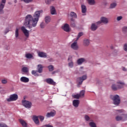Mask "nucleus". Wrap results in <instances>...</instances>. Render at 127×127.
Listing matches in <instances>:
<instances>
[{"label":"nucleus","instance_id":"nucleus-1","mask_svg":"<svg viewBox=\"0 0 127 127\" xmlns=\"http://www.w3.org/2000/svg\"><path fill=\"white\" fill-rule=\"evenodd\" d=\"M42 12H43V10H40L35 11L33 16L30 14H28L25 17L24 25L30 29L33 27H36L39 17H40V14Z\"/></svg>","mask_w":127,"mask_h":127},{"label":"nucleus","instance_id":"nucleus-2","mask_svg":"<svg viewBox=\"0 0 127 127\" xmlns=\"http://www.w3.org/2000/svg\"><path fill=\"white\" fill-rule=\"evenodd\" d=\"M118 85L113 84L112 85V89L114 91H117L119 89H121L124 88V85H125V83L120 81L117 82Z\"/></svg>","mask_w":127,"mask_h":127},{"label":"nucleus","instance_id":"nucleus-3","mask_svg":"<svg viewBox=\"0 0 127 127\" xmlns=\"http://www.w3.org/2000/svg\"><path fill=\"white\" fill-rule=\"evenodd\" d=\"M38 119H39L41 122H43V121H44V116H42L41 115L38 116H33V121H34L35 124H36V125H37L38 126H39V120H38Z\"/></svg>","mask_w":127,"mask_h":127},{"label":"nucleus","instance_id":"nucleus-4","mask_svg":"<svg viewBox=\"0 0 127 127\" xmlns=\"http://www.w3.org/2000/svg\"><path fill=\"white\" fill-rule=\"evenodd\" d=\"M22 105L25 107V108H26V109H30L31 108V106L32 105V104L31 102L26 101L25 100L22 101Z\"/></svg>","mask_w":127,"mask_h":127},{"label":"nucleus","instance_id":"nucleus-5","mask_svg":"<svg viewBox=\"0 0 127 127\" xmlns=\"http://www.w3.org/2000/svg\"><path fill=\"white\" fill-rule=\"evenodd\" d=\"M87 74L83 75V76L77 78V81L78 83V85H82L83 81H85V80H87Z\"/></svg>","mask_w":127,"mask_h":127},{"label":"nucleus","instance_id":"nucleus-6","mask_svg":"<svg viewBox=\"0 0 127 127\" xmlns=\"http://www.w3.org/2000/svg\"><path fill=\"white\" fill-rule=\"evenodd\" d=\"M5 2H6V0H1L0 3V14L3 13V8H4V5H5Z\"/></svg>","mask_w":127,"mask_h":127},{"label":"nucleus","instance_id":"nucleus-7","mask_svg":"<svg viewBox=\"0 0 127 127\" xmlns=\"http://www.w3.org/2000/svg\"><path fill=\"white\" fill-rule=\"evenodd\" d=\"M18 99V96L17 94L11 95L9 98L7 99V102H12L13 101H16Z\"/></svg>","mask_w":127,"mask_h":127},{"label":"nucleus","instance_id":"nucleus-8","mask_svg":"<svg viewBox=\"0 0 127 127\" xmlns=\"http://www.w3.org/2000/svg\"><path fill=\"white\" fill-rule=\"evenodd\" d=\"M113 102L114 104L115 105H119L120 103H121V99H120V96L119 95H115L113 98Z\"/></svg>","mask_w":127,"mask_h":127},{"label":"nucleus","instance_id":"nucleus-9","mask_svg":"<svg viewBox=\"0 0 127 127\" xmlns=\"http://www.w3.org/2000/svg\"><path fill=\"white\" fill-rule=\"evenodd\" d=\"M21 29L26 38H28V37H29V31L27 30L24 26H22Z\"/></svg>","mask_w":127,"mask_h":127},{"label":"nucleus","instance_id":"nucleus-10","mask_svg":"<svg viewBox=\"0 0 127 127\" xmlns=\"http://www.w3.org/2000/svg\"><path fill=\"white\" fill-rule=\"evenodd\" d=\"M104 23L105 24H107L109 22L108 19L105 17H102L100 19V21H99L96 22V24H101V23Z\"/></svg>","mask_w":127,"mask_h":127},{"label":"nucleus","instance_id":"nucleus-11","mask_svg":"<svg viewBox=\"0 0 127 127\" xmlns=\"http://www.w3.org/2000/svg\"><path fill=\"white\" fill-rule=\"evenodd\" d=\"M98 25H100V24H97V22L92 23L90 27L91 30L92 31H96L98 29V27H99Z\"/></svg>","mask_w":127,"mask_h":127},{"label":"nucleus","instance_id":"nucleus-12","mask_svg":"<svg viewBox=\"0 0 127 127\" xmlns=\"http://www.w3.org/2000/svg\"><path fill=\"white\" fill-rule=\"evenodd\" d=\"M62 29L66 32H70L71 31V28L68 24H65L63 27Z\"/></svg>","mask_w":127,"mask_h":127},{"label":"nucleus","instance_id":"nucleus-13","mask_svg":"<svg viewBox=\"0 0 127 127\" xmlns=\"http://www.w3.org/2000/svg\"><path fill=\"white\" fill-rule=\"evenodd\" d=\"M71 48L72 49H73V50H78L79 49V47L78 46V44H77V40H76V41L73 42L71 45Z\"/></svg>","mask_w":127,"mask_h":127},{"label":"nucleus","instance_id":"nucleus-14","mask_svg":"<svg viewBox=\"0 0 127 127\" xmlns=\"http://www.w3.org/2000/svg\"><path fill=\"white\" fill-rule=\"evenodd\" d=\"M38 56L41 58H46L47 57V54L43 52H38Z\"/></svg>","mask_w":127,"mask_h":127},{"label":"nucleus","instance_id":"nucleus-15","mask_svg":"<svg viewBox=\"0 0 127 127\" xmlns=\"http://www.w3.org/2000/svg\"><path fill=\"white\" fill-rule=\"evenodd\" d=\"M68 61H70L68 64V67H70V68H73L74 66V63H73V61H72V57L69 56L68 58Z\"/></svg>","mask_w":127,"mask_h":127},{"label":"nucleus","instance_id":"nucleus-16","mask_svg":"<svg viewBox=\"0 0 127 127\" xmlns=\"http://www.w3.org/2000/svg\"><path fill=\"white\" fill-rule=\"evenodd\" d=\"M50 11L51 14L53 15L54 14H57V12H56V9H55V7L54 6H50Z\"/></svg>","mask_w":127,"mask_h":127},{"label":"nucleus","instance_id":"nucleus-17","mask_svg":"<svg viewBox=\"0 0 127 127\" xmlns=\"http://www.w3.org/2000/svg\"><path fill=\"white\" fill-rule=\"evenodd\" d=\"M56 115V112L55 111H53L50 113H48L47 114L46 117L47 118H51V117H54Z\"/></svg>","mask_w":127,"mask_h":127},{"label":"nucleus","instance_id":"nucleus-18","mask_svg":"<svg viewBox=\"0 0 127 127\" xmlns=\"http://www.w3.org/2000/svg\"><path fill=\"white\" fill-rule=\"evenodd\" d=\"M20 81L23 83H28L29 82V78L26 77L22 76L20 78Z\"/></svg>","mask_w":127,"mask_h":127},{"label":"nucleus","instance_id":"nucleus-19","mask_svg":"<svg viewBox=\"0 0 127 127\" xmlns=\"http://www.w3.org/2000/svg\"><path fill=\"white\" fill-rule=\"evenodd\" d=\"M73 106L75 108H78L79 107V104H80V101L78 100H74L72 102Z\"/></svg>","mask_w":127,"mask_h":127},{"label":"nucleus","instance_id":"nucleus-20","mask_svg":"<svg viewBox=\"0 0 127 127\" xmlns=\"http://www.w3.org/2000/svg\"><path fill=\"white\" fill-rule=\"evenodd\" d=\"M19 122L23 127H27V123H26V122H25V121L22 119H19Z\"/></svg>","mask_w":127,"mask_h":127},{"label":"nucleus","instance_id":"nucleus-21","mask_svg":"<svg viewBox=\"0 0 127 127\" xmlns=\"http://www.w3.org/2000/svg\"><path fill=\"white\" fill-rule=\"evenodd\" d=\"M70 25L71 27H76V22H75V19L71 18L70 19Z\"/></svg>","mask_w":127,"mask_h":127},{"label":"nucleus","instance_id":"nucleus-22","mask_svg":"<svg viewBox=\"0 0 127 127\" xmlns=\"http://www.w3.org/2000/svg\"><path fill=\"white\" fill-rule=\"evenodd\" d=\"M46 82L50 85H55L56 83L51 78H48L46 79Z\"/></svg>","mask_w":127,"mask_h":127},{"label":"nucleus","instance_id":"nucleus-23","mask_svg":"<svg viewBox=\"0 0 127 127\" xmlns=\"http://www.w3.org/2000/svg\"><path fill=\"white\" fill-rule=\"evenodd\" d=\"M84 62H86V60L84 58H80L77 60V64L78 65H81Z\"/></svg>","mask_w":127,"mask_h":127},{"label":"nucleus","instance_id":"nucleus-24","mask_svg":"<svg viewBox=\"0 0 127 127\" xmlns=\"http://www.w3.org/2000/svg\"><path fill=\"white\" fill-rule=\"evenodd\" d=\"M90 45V41L88 39H85L83 40V45L84 46H88Z\"/></svg>","mask_w":127,"mask_h":127},{"label":"nucleus","instance_id":"nucleus-25","mask_svg":"<svg viewBox=\"0 0 127 127\" xmlns=\"http://www.w3.org/2000/svg\"><path fill=\"white\" fill-rule=\"evenodd\" d=\"M18 36H19V29L18 28H16L15 31V37L16 38H18Z\"/></svg>","mask_w":127,"mask_h":127},{"label":"nucleus","instance_id":"nucleus-26","mask_svg":"<svg viewBox=\"0 0 127 127\" xmlns=\"http://www.w3.org/2000/svg\"><path fill=\"white\" fill-rule=\"evenodd\" d=\"M25 57L27 59H32L33 58V55L32 54L28 53L25 55Z\"/></svg>","mask_w":127,"mask_h":127},{"label":"nucleus","instance_id":"nucleus-27","mask_svg":"<svg viewBox=\"0 0 127 127\" xmlns=\"http://www.w3.org/2000/svg\"><path fill=\"white\" fill-rule=\"evenodd\" d=\"M43 69V66L41 64L38 65V72L39 73H42V70Z\"/></svg>","mask_w":127,"mask_h":127},{"label":"nucleus","instance_id":"nucleus-28","mask_svg":"<svg viewBox=\"0 0 127 127\" xmlns=\"http://www.w3.org/2000/svg\"><path fill=\"white\" fill-rule=\"evenodd\" d=\"M81 10L82 13H85L87 11V8L86 7V6L84 5H81Z\"/></svg>","mask_w":127,"mask_h":127},{"label":"nucleus","instance_id":"nucleus-29","mask_svg":"<svg viewBox=\"0 0 127 127\" xmlns=\"http://www.w3.org/2000/svg\"><path fill=\"white\" fill-rule=\"evenodd\" d=\"M46 23H49L51 21V18L49 16H47L45 18Z\"/></svg>","mask_w":127,"mask_h":127},{"label":"nucleus","instance_id":"nucleus-30","mask_svg":"<svg viewBox=\"0 0 127 127\" xmlns=\"http://www.w3.org/2000/svg\"><path fill=\"white\" fill-rule=\"evenodd\" d=\"M22 71L24 73H28V72H29L28 67H25V66L23 67L22 68Z\"/></svg>","mask_w":127,"mask_h":127},{"label":"nucleus","instance_id":"nucleus-31","mask_svg":"<svg viewBox=\"0 0 127 127\" xmlns=\"http://www.w3.org/2000/svg\"><path fill=\"white\" fill-rule=\"evenodd\" d=\"M87 1L89 4L90 5H94V4L96 3V1H95V0H87Z\"/></svg>","mask_w":127,"mask_h":127},{"label":"nucleus","instance_id":"nucleus-32","mask_svg":"<svg viewBox=\"0 0 127 127\" xmlns=\"http://www.w3.org/2000/svg\"><path fill=\"white\" fill-rule=\"evenodd\" d=\"M116 120L117 121H123V116H122V114L121 116H117L116 117Z\"/></svg>","mask_w":127,"mask_h":127},{"label":"nucleus","instance_id":"nucleus-33","mask_svg":"<svg viewBox=\"0 0 127 127\" xmlns=\"http://www.w3.org/2000/svg\"><path fill=\"white\" fill-rule=\"evenodd\" d=\"M89 127H97L96 123L94 122H91L89 123Z\"/></svg>","mask_w":127,"mask_h":127},{"label":"nucleus","instance_id":"nucleus-34","mask_svg":"<svg viewBox=\"0 0 127 127\" xmlns=\"http://www.w3.org/2000/svg\"><path fill=\"white\" fill-rule=\"evenodd\" d=\"M127 120V114H122V121H126Z\"/></svg>","mask_w":127,"mask_h":127},{"label":"nucleus","instance_id":"nucleus-35","mask_svg":"<svg viewBox=\"0 0 127 127\" xmlns=\"http://www.w3.org/2000/svg\"><path fill=\"white\" fill-rule=\"evenodd\" d=\"M79 96L80 98H83L85 95V90H82L80 91V93L79 94Z\"/></svg>","mask_w":127,"mask_h":127},{"label":"nucleus","instance_id":"nucleus-36","mask_svg":"<svg viewBox=\"0 0 127 127\" xmlns=\"http://www.w3.org/2000/svg\"><path fill=\"white\" fill-rule=\"evenodd\" d=\"M118 4L117 3V2L116 1H114L112 2V8H115L117 6Z\"/></svg>","mask_w":127,"mask_h":127},{"label":"nucleus","instance_id":"nucleus-37","mask_svg":"<svg viewBox=\"0 0 127 127\" xmlns=\"http://www.w3.org/2000/svg\"><path fill=\"white\" fill-rule=\"evenodd\" d=\"M70 16L71 17H73L74 18H77V14H76V13H75L74 12H71Z\"/></svg>","mask_w":127,"mask_h":127},{"label":"nucleus","instance_id":"nucleus-38","mask_svg":"<svg viewBox=\"0 0 127 127\" xmlns=\"http://www.w3.org/2000/svg\"><path fill=\"white\" fill-rule=\"evenodd\" d=\"M84 35V33L83 32H80L78 33V36L76 38V41L80 38L81 36H83Z\"/></svg>","mask_w":127,"mask_h":127},{"label":"nucleus","instance_id":"nucleus-39","mask_svg":"<svg viewBox=\"0 0 127 127\" xmlns=\"http://www.w3.org/2000/svg\"><path fill=\"white\" fill-rule=\"evenodd\" d=\"M122 31L123 33L126 34L127 33V26H124L123 27Z\"/></svg>","mask_w":127,"mask_h":127},{"label":"nucleus","instance_id":"nucleus-40","mask_svg":"<svg viewBox=\"0 0 127 127\" xmlns=\"http://www.w3.org/2000/svg\"><path fill=\"white\" fill-rule=\"evenodd\" d=\"M21 1H24L25 3H29L30 2H32L33 0H21Z\"/></svg>","mask_w":127,"mask_h":127},{"label":"nucleus","instance_id":"nucleus-41","mask_svg":"<svg viewBox=\"0 0 127 127\" xmlns=\"http://www.w3.org/2000/svg\"><path fill=\"white\" fill-rule=\"evenodd\" d=\"M72 96L74 99H79V98H81L79 94H74Z\"/></svg>","mask_w":127,"mask_h":127},{"label":"nucleus","instance_id":"nucleus-42","mask_svg":"<svg viewBox=\"0 0 127 127\" xmlns=\"http://www.w3.org/2000/svg\"><path fill=\"white\" fill-rule=\"evenodd\" d=\"M48 67L49 71H53V70H54V66L52 65H49Z\"/></svg>","mask_w":127,"mask_h":127},{"label":"nucleus","instance_id":"nucleus-43","mask_svg":"<svg viewBox=\"0 0 127 127\" xmlns=\"http://www.w3.org/2000/svg\"><path fill=\"white\" fill-rule=\"evenodd\" d=\"M32 74L34 76H38V73H37V71H36V70H32Z\"/></svg>","mask_w":127,"mask_h":127},{"label":"nucleus","instance_id":"nucleus-44","mask_svg":"<svg viewBox=\"0 0 127 127\" xmlns=\"http://www.w3.org/2000/svg\"><path fill=\"white\" fill-rule=\"evenodd\" d=\"M46 4H50L51 3V0H45Z\"/></svg>","mask_w":127,"mask_h":127},{"label":"nucleus","instance_id":"nucleus-45","mask_svg":"<svg viewBox=\"0 0 127 127\" xmlns=\"http://www.w3.org/2000/svg\"><path fill=\"white\" fill-rule=\"evenodd\" d=\"M40 27L41 28H44V27H45V23H44V22H42L40 24Z\"/></svg>","mask_w":127,"mask_h":127},{"label":"nucleus","instance_id":"nucleus-46","mask_svg":"<svg viewBox=\"0 0 127 127\" xmlns=\"http://www.w3.org/2000/svg\"><path fill=\"white\" fill-rule=\"evenodd\" d=\"M2 84H6L7 83V80L6 79H2L1 80Z\"/></svg>","mask_w":127,"mask_h":127},{"label":"nucleus","instance_id":"nucleus-47","mask_svg":"<svg viewBox=\"0 0 127 127\" xmlns=\"http://www.w3.org/2000/svg\"><path fill=\"white\" fill-rule=\"evenodd\" d=\"M124 50L125 52H127V43L124 45Z\"/></svg>","mask_w":127,"mask_h":127},{"label":"nucleus","instance_id":"nucleus-48","mask_svg":"<svg viewBox=\"0 0 127 127\" xmlns=\"http://www.w3.org/2000/svg\"><path fill=\"white\" fill-rule=\"evenodd\" d=\"M0 127H7V126L3 123H0Z\"/></svg>","mask_w":127,"mask_h":127},{"label":"nucleus","instance_id":"nucleus-49","mask_svg":"<svg viewBox=\"0 0 127 127\" xmlns=\"http://www.w3.org/2000/svg\"><path fill=\"white\" fill-rule=\"evenodd\" d=\"M84 118L85 120H86L87 121H90V117H89L88 115H85Z\"/></svg>","mask_w":127,"mask_h":127},{"label":"nucleus","instance_id":"nucleus-50","mask_svg":"<svg viewBox=\"0 0 127 127\" xmlns=\"http://www.w3.org/2000/svg\"><path fill=\"white\" fill-rule=\"evenodd\" d=\"M42 127H53V126L52 125L48 124V125H44Z\"/></svg>","mask_w":127,"mask_h":127},{"label":"nucleus","instance_id":"nucleus-51","mask_svg":"<svg viewBox=\"0 0 127 127\" xmlns=\"http://www.w3.org/2000/svg\"><path fill=\"white\" fill-rule=\"evenodd\" d=\"M122 19H123V16H118L117 18L118 21H120Z\"/></svg>","mask_w":127,"mask_h":127},{"label":"nucleus","instance_id":"nucleus-52","mask_svg":"<svg viewBox=\"0 0 127 127\" xmlns=\"http://www.w3.org/2000/svg\"><path fill=\"white\" fill-rule=\"evenodd\" d=\"M122 70H123V71H127V68H126V67H123L122 68Z\"/></svg>","mask_w":127,"mask_h":127},{"label":"nucleus","instance_id":"nucleus-53","mask_svg":"<svg viewBox=\"0 0 127 127\" xmlns=\"http://www.w3.org/2000/svg\"><path fill=\"white\" fill-rule=\"evenodd\" d=\"M118 111L120 113H122L123 112V110H118Z\"/></svg>","mask_w":127,"mask_h":127},{"label":"nucleus","instance_id":"nucleus-54","mask_svg":"<svg viewBox=\"0 0 127 127\" xmlns=\"http://www.w3.org/2000/svg\"><path fill=\"white\" fill-rule=\"evenodd\" d=\"M14 2L15 3H16V2H17V1L16 0H15L14 1Z\"/></svg>","mask_w":127,"mask_h":127},{"label":"nucleus","instance_id":"nucleus-55","mask_svg":"<svg viewBox=\"0 0 127 127\" xmlns=\"http://www.w3.org/2000/svg\"><path fill=\"white\" fill-rule=\"evenodd\" d=\"M55 0H51V1H54Z\"/></svg>","mask_w":127,"mask_h":127},{"label":"nucleus","instance_id":"nucleus-56","mask_svg":"<svg viewBox=\"0 0 127 127\" xmlns=\"http://www.w3.org/2000/svg\"><path fill=\"white\" fill-rule=\"evenodd\" d=\"M9 31H7V32H6V33H7V32H8Z\"/></svg>","mask_w":127,"mask_h":127},{"label":"nucleus","instance_id":"nucleus-57","mask_svg":"<svg viewBox=\"0 0 127 127\" xmlns=\"http://www.w3.org/2000/svg\"><path fill=\"white\" fill-rule=\"evenodd\" d=\"M81 68H83V67H81Z\"/></svg>","mask_w":127,"mask_h":127}]
</instances>
